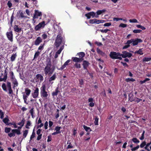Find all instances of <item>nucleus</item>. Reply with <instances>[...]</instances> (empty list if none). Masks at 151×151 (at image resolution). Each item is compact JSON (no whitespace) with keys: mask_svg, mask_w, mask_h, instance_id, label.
<instances>
[{"mask_svg":"<svg viewBox=\"0 0 151 151\" xmlns=\"http://www.w3.org/2000/svg\"><path fill=\"white\" fill-rule=\"evenodd\" d=\"M51 63L50 60L46 63V66L44 69L45 75L51 76L53 73L54 69H51Z\"/></svg>","mask_w":151,"mask_h":151,"instance_id":"1","label":"nucleus"},{"mask_svg":"<svg viewBox=\"0 0 151 151\" xmlns=\"http://www.w3.org/2000/svg\"><path fill=\"white\" fill-rule=\"evenodd\" d=\"M62 33L63 32L62 31L60 30L59 32L58 35L56 37L55 41L54 43L56 47H58L62 42L63 39V38L62 37Z\"/></svg>","mask_w":151,"mask_h":151,"instance_id":"2","label":"nucleus"},{"mask_svg":"<svg viewBox=\"0 0 151 151\" xmlns=\"http://www.w3.org/2000/svg\"><path fill=\"white\" fill-rule=\"evenodd\" d=\"M109 56L113 59H119L120 60L122 59V57H121V53L119 52L111 51L110 52Z\"/></svg>","mask_w":151,"mask_h":151,"instance_id":"3","label":"nucleus"},{"mask_svg":"<svg viewBox=\"0 0 151 151\" xmlns=\"http://www.w3.org/2000/svg\"><path fill=\"white\" fill-rule=\"evenodd\" d=\"M40 94L42 98H46L48 95L47 92L46 91V86L45 85H43L40 88Z\"/></svg>","mask_w":151,"mask_h":151,"instance_id":"4","label":"nucleus"},{"mask_svg":"<svg viewBox=\"0 0 151 151\" xmlns=\"http://www.w3.org/2000/svg\"><path fill=\"white\" fill-rule=\"evenodd\" d=\"M45 25V21H43L35 26L34 28L35 30L36 31H38L41 29L44 28Z\"/></svg>","mask_w":151,"mask_h":151,"instance_id":"5","label":"nucleus"},{"mask_svg":"<svg viewBox=\"0 0 151 151\" xmlns=\"http://www.w3.org/2000/svg\"><path fill=\"white\" fill-rule=\"evenodd\" d=\"M42 15L41 12H39L38 10H35V13L32 19V20L34 21V23L36 22V21L35 20V19L37 18L38 17H41Z\"/></svg>","mask_w":151,"mask_h":151,"instance_id":"6","label":"nucleus"},{"mask_svg":"<svg viewBox=\"0 0 151 151\" xmlns=\"http://www.w3.org/2000/svg\"><path fill=\"white\" fill-rule=\"evenodd\" d=\"M122 54H121V57L123 58H130L132 56V54L131 53L129 52L126 51H123L122 52Z\"/></svg>","mask_w":151,"mask_h":151,"instance_id":"7","label":"nucleus"},{"mask_svg":"<svg viewBox=\"0 0 151 151\" xmlns=\"http://www.w3.org/2000/svg\"><path fill=\"white\" fill-rule=\"evenodd\" d=\"M6 35L8 40L11 42H12L13 41L12 32L11 29H10L9 32H7L6 34Z\"/></svg>","mask_w":151,"mask_h":151,"instance_id":"8","label":"nucleus"},{"mask_svg":"<svg viewBox=\"0 0 151 151\" xmlns=\"http://www.w3.org/2000/svg\"><path fill=\"white\" fill-rule=\"evenodd\" d=\"M90 65L89 62L86 60H83L82 65H83V68L84 70H86V73L87 72H88L87 69V68Z\"/></svg>","mask_w":151,"mask_h":151,"instance_id":"9","label":"nucleus"},{"mask_svg":"<svg viewBox=\"0 0 151 151\" xmlns=\"http://www.w3.org/2000/svg\"><path fill=\"white\" fill-rule=\"evenodd\" d=\"M143 42L142 40L140 39L137 38L135 39H133V42H132V45L133 46L137 45L139 43H142Z\"/></svg>","mask_w":151,"mask_h":151,"instance_id":"10","label":"nucleus"},{"mask_svg":"<svg viewBox=\"0 0 151 151\" xmlns=\"http://www.w3.org/2000/svg\"><path fill=\"white\" fill-rule=\"evenodd\" d=\"M39 88H36L34 92L32 93V96L33 98L36 99L38 97L39 94Z\"/></svg>","mask_w":151,"mask_h":151,"instance_id":"11","label":"nucleus"},{"mask_svg":"<svg viewBox=\"0 0 151 151\" xmlns=\"http://www.w3.org/2000/svg\"><path fill=\"white\" fill-rule=\"evenodd\" d=\"M6 69H7V68L5 70H4V76L3 78H1V76H0V82L4 81V82H6L7 78V72L6 71Z\"/></svg>","mask_w":151,"mask_h":151,"instance_id":"12","label":"nucleus"},{"mask_svg":"<svg viewBox=\"0 0 151 151\" xmlns=\"http://www.w3.org/2000/svg\"><path fill=\"white\" fill-rule=\"evenodd\" d=\"M106 11V10L105 9H103L102 10H98L96 12V16H95V18H98L99 17V16L100 15L102 14V13L105 12Z\"/></svg>","mask_w":151,"mask_h":151,"instance_id":"13","label":"nucleus"},{"mask_svg":"<svg viewBox=\"0 0 151 151\" xmlns=\"http://www.w3.org/2000/svg\"><path fill=\"white\" fill-rule=\"evenodd\" d=\"M11 80L12 83L13 84V88L15 89V87L18 86V83L16 78Z\"/></svg>","mask_w":151,"mask_h":151,"instance_id":"14","label":"nucleus"},{"mask_svg":"<svg viewBox=\"0 0 151 151\" xmlns=\"http://www.w3.org/2000/svg\"><path fill=\"white\" fill-rule=\"evenodd\" d=\"M42 41V39L41 37H38L35 40L34 42V44L37 46Z\"/></svg>","mask_w":151,"mask_h":151,"instance_id":"15","label":"nucleus"},{"mask_svg":"<svg viewBox=\"0 0 151 151\" xmlns=\"http://www.w3.org/2000/svg\"><path fill=\"white\" fill-rule=\"evenodd\" d=\"M14 30L17 32H20L22 31V28H19L18 25H15L14 27Z\"/></svg>","mask_w":151,"mask_h":151,"instance_id":"16","label":"nucleus"},{"mask_svg":"<svg viewBox=\"0 0 151 151\" xmlns=\"http://www.w3.org/2000/svg\"><path fill=\"white\" fill-rule=\"evenodd\" d=\"M72 59L73 62L76 63H81L83 61L82 59H80L79 58L73 57Z\"/></svg>","mask_w":151,"mask_h":151,"instance_id":"17","label":"nucleus"},{"mask_svg":"<svg viewBox=\"0 0 151 151\" xmlns=\"http://www.w3.org/2000/svg\"><path fill=\"white\" fill-rule=\"evenodd\" d=\"M85 54L84 52H81L78 53L77 54V55H78L79 57V58L80 59H82V61H83L84 60L83 57L85 56Z\"/></svg>","mask_w":151,"mask_h":151,"instance_id":"18","label":"nucleus"},{"mask_svg":"<svg viewBox=\"0 0 151 151\" xmlns=\"http://www.w3.org/2000/svg\"><path fill=\"white\" fill-rule=\"evenodd\" d=\"M24 12H23L22 11L20 10L19 11L18 15L19 17L21 18H26L27 16H25L24 15Z\"/></svg>","mask_w":151,"mask_h":151,"instance_id":"19","label":"nucleus"},{"mask_svg":"<svg viewBox=\"0 0 151 151\" xmlns=\"http://www.w3.org/2000/svg\"><path fill=\"white\" fill-rule=\"evenodd\" d=\"M105 22V20L102 19H95V24H99L100 23H103Z\"/></svg>","mask_w":151,"mask_h":151,"instance_id":"20","label":"nucleus"},{"mask_svg":"<svg viewBox=\"0 0 151 151\" xmlns=\"http://www.w3.org/2000/svg\"><path fill=\"white\" fill-rule=\"evenodd\" d=\"M36 78L37 79H40V82L42 81L43 80V77L41 74H37L36 75Z\"/></svg>","mask_w":151,"mask_h":151,"instance_id":"21","label":"nucleus"},{"mask_svg":"<svg viewBox=\"0 0 151 151\" xmlns=\"http://www.w3.org/2000/svg\"><path fill=\"white\" fill-rule=\"evenodd\" d=\"M60 92L59 90V88L57 87L54 92H53L52 93V95L53 96H56L58 95V93Z\"/></svg>","mask_w":151,"mask_h":151,"instance_id":"22","label":"nucleus"},{"mask_svg":"<svg viewBox=\"0 0 151 151\" xmlns=\"http://www.w3.org/2000/svg\"><path fill=\"white\" fill-rule=\"evenodd\" d=\"M56 78V73H55L52 76L50 77L49 80V81L51 82V81H54Z\"/></svg>","mask_w":151,"mask_h":151,"instance_id":"23","label":"nucleus"},{"mask_svg":"<svg viewBox=\"0 0 151 151\" xmlns=\"http://www.w3.org/2000/svg\"><path fill=\"white\" fill-rule=\"evenodd\" d=\"M34 109V108L33 107H32L29 111V112L31 114L32 117L33 118H34L35 116L34 115L35 114Z\"/></svg>","mask_w":151,"mask_h":151,"instance_id":"24","label":"nucleus"},{"mask_svg":"<svg viewBox=\"0 0 151 151\" xmlns=\"http://www.w3.org/2000/svg\"><path fill=\"white\" fill-rule=\"evenodd\" d=\"M97 51L98 54L102 56H104L105 55V53L103 52L99 48H97Z\"/></svg>","mask_w":151,"mask_h":151,"instance_id":"25","label":"nucleus"},{"mask_svg":"<svg viewBox=\"0 0 151 151\" xmlns=\"http://www.w3.org/2000/svg\"><path fill=\"white\" fill-rule=\"evenodd\" d=\"M12 132H14V134L16 133L18 135H19L21 134L20 130L18 129H13L12 130Z\"/></svg>","mask_w":151,"mask_h":151,"instance_id":"26","label":"nucleus"},{"mask_svg":"<svg viewBox=\"0 0 151 151\" xmlns=\"http://www.w3.org/2000/svg\"><path fill=\"white\" fill-rule=\"evenodd\" d=\"M8 116L6 115L5 118L3 120V122L6 125L9 121Z\"/></svg>","mask_w":151,"mask_h":151,"instance_id":"27","label":"nucleus"},{"mask_svg":"<svg viewBox=\"0 0 151 151\" xmlns=\"http://www.w3.org/2000/svg\"><path fill=\"white\" fill-rule=\"evenodd\" d=\"M143 48L139 49L138 50H136L134 52L135 54H138L140 55H142L143 54V53L142 52Z\"/></svg>","mask_w":151,"mask_h":151,"instance_id":"28","label":"nucleus"},{"mask_svg":"<svg viewBox=\"0 0 151 151\" xmlns=\"http://www.w3.org/2000/svg\"><path fill=\"white\" fill-rule=\"evenodd\" d=\"M17 56V55L16 53L12 54L10 58L11 61L12 62L14 61L15 60Z\"/></svg>","mask_w":151,"mask_h":151,"instance_id":"29","label":"nucleus"},{"mask_svg":"<svg viewBox=\"0 0 151 151\" xmlns=\"http://www.w3.org/2000/svg\"><path fill=\"white\" fill-rule=\"evenodd\" d=\"M94 118V124L95 125H99L98 121L99 118L97 116H95Z\"/></svg>","mask_w":151,"mask_h":151,"instance_id":"30","label":"nucleus"},{"mask_svg":"<svg viewBox=\"0 0 151 151\" xmlns=\"http://www.w3.org/2000/svg\"><path fill=\"white\" fill-rule=\"evenodd\" d=\"M83 127L86 131L87 132H89L92 131V130L89 127H87L85 125H83Z\"/></svg>","mask_w":151,"mask_h":151,"instance_id":"31","label":"nucleus"},{"mask_svg":"<svg viewBox=\"0 0 151 151\" xmlns=\"http://www.w3.org/2000/svg\"><path fill=\"white\" fill-rule=\"evenodd\" d=\"M25 91L26 94L29 96L31 93V90L28 88H27L25 89Z\"/></svg>","mask_w":151,"mask_h":151,"instance_id":"32","label":"nucleus"},{"mask_svg":"<svg viewBox=\"0 0 151 151\" xmlns=\"http://www.w3.org/2000/svg\"><path fill=\"white\" fill-rule=\"evenodd\" d=\"M69 142V140H68L67 141V144H69V145H68L67 147V150H68V149L71 148L73 147V146L72 145L71 143L70 142Z\"/></svg>","mask_w":151,"mask_h":151,"instance_id":"33","label":"nucleus"},{"mask_svg":"<svg viewBox=\"0 0 151 151\" xmlns=\"http://www.w3.org/2000/svg\"><path fill=\"white\" fill-rule=\"evenodd\" d=\"M25 121V120L24 119H23L21 121V122H19L18 123V124L19 125L21 126L22 127H23L24 124V122Z\"/></svg>","mask_w":151,"mask_h":151,"instance_id":"34","label":"nucleus"},{"mask_svg":"<svg viewBox=\"0 0 151 151\" xmlns=\"http://www.w3.org/2000/svg\"><path fill=\"white\" fill-rule=\"evenodd\" d=\"M135 81V80L133 78H127L125 80V81L127 82H128L130 81L132 82H134Z\"/></svg>","mask_w":151,"mask_h":151,"instance_id":"35","label":"nucleus"},{"mask_svg":"<svg viewBox=\"0 0 151 151\" xmlns=\"http://www.w3.org/2000/svg\"><path fill=\"white\" fill-rule=\"evenodd\" d=\"M132 141L133 142L135 143H138L139 142V141L138 139L136 138H134L132 139Z\"/></svg>","mask_w":151,"mask_h":151,"instance_id":"36","label":"nucleus"},{"mask_svg":"<svg viewBox=\"0 0 151 151\" xmlns=\"http://www.w3.org/2000/svg\"><path fill=\"white\" fill-rule=\"evenodd\" d=\"M9 73L10 74L11 80L15 78L14 73L12 71H11Z\"/></svg>","mask_w":151,"mask_h":151,"instance_id":"37","label":"nucleus"},{"mask_svg":"<svg viewBox=\"0 0 151 151\" xmlns=\"http://www.w3.org/2000/svg\"><path fill=\"white\" fill-rule=\"evenodd\" d=\"M136 97H134V98H132V99H131V97H130V95H129V100L131 101L132 102L133 101H134L136 102V101H137V99L136 98Z\"/></svg>","mask_w":151,"mask_h":151,"instance_id":"38","label":"nucleus"},{"mask_svg":"<svg viewBox=\"0 0 151 151\" xmlns=\"http://www.w3.org/2000/svg\"><path fill=\"white\" fill-rule=\"evenodd\" d=\"M61 128V127H60L56 126L55 128V130L56 131V132H57L59 134L61 132L60 130Z\"/></svg>","mask_w":151,"mask_h":151,"instance_id":"39","label":"nucleus"},{"mask_svg":"<svg viewBox=\"0 0 151 151\" xmlns=\"http://www.w3.org/2000/svg\"><path fill=\"white\" fill-rule=\"evenodd\" d=\"M28 130L26 129L23 131V136L24 138H25L26 137L28 133Z\"/></svg>","mask_w":151,"mask_h":151,"instance_id":"40","label":"nucleus"},{"mask_svg":"<svg viewBox=\"0 0 151 151\" xmlns=\"http://www.w3.org/2000/svg\"><path fill=\"white\" fill-rule=\"evenodd\" d=\"M151 60V58H144L142 59L143 62H148Z\"/></svg>","mask_w":151,"mask_h":151,"instance_id":"41","label":"nucleus"},{"mask_svg":"<svg viewBox=\"0 0 151 151\" xmlns=\"http://www.w3.org/2000/svg\"><path fill=\"white\" fill-rule=\"evenodd\" d=\"M89 14L92 17V18L95 17V16H96V13L94 12H89Z\"/></svg>","mask_w":151,"mask_h":151,"instance_id":"42","label":"nucleus"},{"mask_svg":"<svg viewBox=\"0 0 151 151\" xmlns=\"http://www.w3.org/2000/svg\"><path fill=\"white\" fill-rule=\"evenodd\" d=\"M1 87L3 90L6 91H7L6 85L5 83H3L2 84Z\"/></svg>","mask_w":151,"mask_h":151,"instance_id":"43","label":"nucleus"},{"mask_svg":"<svg viewBox=\"0 0 151 151\" xmlns=\"http://www.w3.org/2000/svg\"><path fill=\"white\" fill-rule=\"evenodd\" d=\"M40 54V52L37 51L35 52L34 57V59H36L39 55Z\"/></svg>","mask_w":151,"mask_h":151,"instance_id":"44","label":"nucleus"},{"mask_svg":"<svg viewBox=\"0 0 151 151\" xmlns=\"http://www.w3.org/2000/svg\"><path fill=\"white\" fill-rule=\"evenodd\" d=\"M35 133L34 131V129L33 130V131L32 134V135L30 137V140H31L32 138H34L35 137Z\"/></svg>","mask_w":151,"mask_h":151,"instance_id":"45","label":"nucleus"},{"mask_svg":"<svg viewBox=\"0 0 151 151\" xmlns=\"http://www.w3.org/2000/svg\"><path fill=\"white\" fill-rule=\"evenodd\" d=\"M136 27L138 28H141L143 30H144L146 29V28L144 27L143 26L139 24L137 25H136Z\"/></svg>","mask_w":151,"mask_h":151,"instance_id":"46","label":"nucleus"},{"mask_svg":"<svg viewBox=\"0 0 151 151\" xmlns=\"http://www.w3.org/2000/svg\"><path fill=\"white\" fill-rule=\"evenodd\" d=\"M146 142L145 141L142 142L140 145L141 148H143L146 145Z\"/></svg>","mask_w":151,"mask_h":151,"instance_id":"47","label":"nucleus"},{"mask_svg":"<svg viewBox=\"0 0 151 151\" xmlns=\"http://www.w3.org/2000/svg\"><path fill=\"white\" fill-rule=\"evenodd\" d=\"M129 22L130 23H137L138 22L137 20L135 19H130L129 20Z\"/></svg>","mask_w":151,"mask_h":151,"instance_id":"48","label":"nucleus"},{"mask_svg":"<svg viewBox=\"0 0 151 151\" xmlns=\"http://www.w3.org/2000/svg\"><path fill=\"white\" fill-rule=\"evenodd\" d=\"M145 133V131L143 130V132L142 134V135H141V137L139 138V139L141 140H143L144 139V136Z\"/></svg>","mask_w":151,"mask_h":151,"instance_id":"49","label":"nucleus"},{"mask_svg":"<svg viewBox=\"0 0 151 151\" xmlns=\"http://www.w3.org/2000/svg\"><path fill=\"white\" fill-rule=\"evenodd\" d=\"M7 86L8 89L12 88L11 83L10 82L8 81L7 82Z\"/></svg>","mask_w":151,"mask_h":151,"instance_id":"50","label":"nucleus"},{"mask_svg":"<svg viewBox=\"0 0 151 151\" xmlns=\"http://www.w3.org/2000/svg\"><path fill=\"white\" fill-rule=\"evenodd\" d=\"M127 27V24H124L122 23H121L119 25V27H121L122 28H125Z\"/></svg>","mask_w":151,"mask_h":151,"instance_id":"51","label":"nucleus"},{"mask_svg":"<svg viewBox=\"0 0 151 151\" xmlns=\"http://www.w3.org/2000/svg\"><path fill=\"white\" fill-rule=\"evenodd\" d=\"M31 122L29 121H28L27 122V124L26 125L25 127L27 129H29V126H30L31 125Z\"/></svg>","mask_w":151,"mask_h":151,"instance_id":"52","label":"nucleus"},{"mask_svg":"<svg viewBox=\"0 0 151 151\" xmlns=\"http://www.w3.org/2000/svg\"><path fill=\"white\" fill-rule=\"evenodd\" d=\"M142 30L140 29H134L133 31V32L134 33H140Z\"/></svg>","mask_w":151,"mask_h":151,"instance_id":"53","label":"nucleus"},{"mask_svg":"<svg viewBox=\"0 0 151 151\" xmlns=\"http://www.w3.org/2000/svg\"><path fill=\"white\" fill-rule=\"evenodd\" d=\"M77 68H81V65L80 64L76 63L74 65Z\"/></svg>","mask_w":151,"mask_h":151,"instance_id":"54","label":"nucleus"},{"mask_svg":"<svg viewBox=\"0 0 151 151\" xmlns=\"http://www.w3.org/2000/svg\"><path fill=\"white\" fill-rule=\"evenodd\" d=\"M7 5L9 8H11L12 6V4L10 0L7 3Z\"/></svg>","mask_w":151,"mask_h":151,"instance_id":"55","label":"nucleus"},{"mask_svg":"<svg viewBox=\"0 0 151 151\" xmlns=\"http://www.w3.org/2000/svg\"><path fill=\"white\" fill-rule=\"evenodd\" d=\"M11 129L10 128L6 127L5 129V132L6 133H8L10 131Z\"/></svg>","mask_w":151,"mask_h":151,"instance_id":"56","label":"nucleus"},{"mask_svg":"<svg viewBox=\"0 0 151 151\" xmlns=\"http://www.w3.org/2000/svg\"><path fill=\"white\" fill-rule=\"evenodd\" d=\"M110 30L108 29H100V31L102 33H106L107 32L109 31Z\"/></svg>","mask_w":151,"mask_h":151,"instance_id":"57","label":"nucleus"},{"mask_svg":"<svg viewBox=\"0 0 151 151\" xmlns=\"http://www.w3.org/2000/svg\"><path fill=\"white\" fill-rule=\"evenodd\" d=\"M132 42H133V39H131L130 40H127L126 43V44L129 45Z\"/></svg>","mask_w":151,"mask_h":151,"instance_id":"58","label":"nucleus"},{"mask_svg":"<svg viewBox=\"0 0 151 151\" xmlns=\"http://www.w3.org/2000/svg\"><path fill=\"white\" fill-rule=\"evenodd\" d=\"M89 23L92 24H95V19H90L89 21Z\"/></svg>","mask_w":151,"mask_h":151,"instance_id":"59","label":"nucleus"},{"mask_svg":"<svg viewBox=\"0 0 151 151\" xmlns=\"http://www.w3.org/2000/svg\"><path fill=\"white\" fill-rule=\"evenodd\" d=\"M8 136L10 137H12L15 136V134H14V132H12L9 133L8 134Z\"/></svg>","mask_w":151,"mask_h":151,"instance_id":"60","label":"nucleus"},{"mask_svg":"<svg viewBox=\"0 0 151 151\" xmlns=\"http://www.w3.org/2000/svg\"><path fill=\"white\" fill-rule=\"evenodd\" d=\"M42 37L43 39L45 40L47 38V35L46 34L44 33L42 35Z\"/></svg>","mask_w":151,"mask_h":151,"instance_id":"61","label":"nucleus"},{"mask_svg":"<svg viewBox=\"0 0 151 151\" xmlns=\"http://www.w3.org/2000/svg\"><path fill=\"white\" fill-rule=\"evenodd\" d=\"M48 125V122L47 121L45 122L44 124V127L45 129H47V126Z\"/></svg>","mask_w":151,"mask_h":151,"instance_id":"62","label":"nucleus"},{"mask_svg":"<svg viewBox=\"0 0 151 151\" xmlns=\"http://www.w3.org/2000/svg\"><path fill=\"white\" fill-rule=\"evenodd\" d=\"M111 25V22L106 23L104 24V26L105 27L109 26Z\"/></svg>","mask_w":151,"mask_h":151,"instance_id":"63","label":"nucleus"},{"mask_svg":"<svg viewBox=\"0 0 151 151\" xmlns=\"http://www.w3.org/2000/svg\"><path fill=\"white\" fill-rule=\"evenodd\" d=\"M53 124V122L52 121H49V127L50 128H51V127L52 126Z\"/></svg>","mask_w":151,"mask_h":151,"instance_id":"64","label":"nucleus"}]
</instances>
